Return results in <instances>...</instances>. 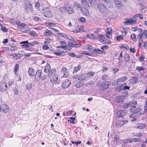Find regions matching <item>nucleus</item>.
I'll return each instance as SVG.
<instances>
[{
  "label": "nucleus",
  "instance_id": "obj_1",
  "mask_svg": "<svg viewBox=\"0 0 147 147\" xmlns=\"http://www.w3.org/2000/svg\"><path fill=\"white\" fill-rule=\"evenodd\" d=\"M25 9L27 13L32 11V7L30 2L28 0H26L25 2Z\"/></svg>",
  "mask_w": 147,
  "mask_h": 147
},
{
  "label": "nucleus",
  "instance_id": "obj_2",
  "mask_svg": "<svg viewBox=\"0 0 147 147\" xmlns=\"http://www.w3.org/2000/svg\"><path fill=\"white\" fill-rule=\"evenodd\" d=\"M42 13L45 17L47 18H51L52 16V13L48 7H45L43 10Z\"/></svg>",
  "mask_w": 147,
  "mask_h": 147
},
{
  "label": "nucleus",
  "instance_id": "obj_3",
  "mask_svg": "<svg viewBox=\"0 0 147 147\" xmlns=\"http://www.w3.org/2000/svg\"><path fill=\"white\" fill-rule=\"evenodd\" d=\"M57 40L59 42L61 45V46L57 47L59 48H64V50H65V48L67 47L66 46V43L65 40L59 37H57Z\"/></svg>",
  "mask_w": 147,
  "mask_h": 147
},
{
  "label": "nucleus",
  "instance_id": "obj_4",
  "mask_svg": "<svg viewBox=\"0 0 147 147\" xmlns=\"http://www.w3.org/2000/svg\"><path fill=\"white\" fill-rule=\"evenodd\" d=\"M136 20L134 18L126 19L124 20V23L125 25H133L135 24L136 22Z\"/></svg>",
  "mask_w": 147,
  "mask_h": 147
},
{
  "label": "nucleus",
  "instance_id": "obj_5",
  "mask_svg": "<svg viewBox=\"0 0 147 147\" xmlns=\"http://www.w3.org/2000/svg\"><path fill=\"white\" fill-rule=\"evenodd\" d=\"M28 43H29V42H28V41H24L20 42V44H22V47L23 48H27V49H26L27 50L32 51V49H30L29 47L30 46Z\"/></svg>",
  "mask_w": 147,
  "mask_h": 147
},
{
  "label": "nucleus",
  "instance_id": "obj_6",
  "mask_svg": "<svg viewBox=\"0 0 147 147\" xmlns=\"http://www.w3.org/2000/svg\"><path fill=\"white\" fill-rule=\"evenodd\" d=\"M42 74V71L40 69L38 70L36 72L35 76V81L36 82H38L41 78Z\"/></svg>",
  "mask_w": 147,
  "mask_h": 147
},
{
  "label": "nucleus",
  "instance_id": "obj_7",
  "mask_svg": "<svg viewBox=\"0 0 147 147\" xmlns=\"http://www.w3.org/2000/svg\"><path fill=\"white\" fill-rule=\"evenodd\" d=\"M65 10L69 14H72L74 12L72 6L70 4L66 5L65 6Z\"/></svg>",
  "mask_w": 147,
  "mask_h": 147
},
{
  "label": "nucleus",
  "instance_id": "obj_8",
  "mask_svg": "<svg viewBox=\"0 0 147 147\" xmlns=\"http://www.w3.org/2000/svg\"><path fill=\"white\" fill-rule=\"evenodd\" d=\"M98 7L100 11L102 13H104L106 11L105 6L102 4L98 3Z\"/></svg>",
  "mask_w": 147,
  "mask_h": 147
},
{
  "label": "nucleus",
  "instance_id": "obj_9",
  "mask_svg": "<svg viewBox=\"0 0 147 147\" xmlns=\"http://www.w3.org/2000/svg\"><path fill=\"white\" fill-rule=\"evenodd\" d=\"M7 89V86L6 83L4 82L0 85V91L1 92L6 91Z\"/></svg>",
  "mask_w": 147,
  "mask_h": 147
},
{
  "label": "nucleus",
  "instance_id": "obj_10",
  "mask_svg": "<svg viewBox=\"0 0 147 147\" xmlns=\"http://www.w3.org/2000/svg\"><path fill=\"white\" fill-rule=\"evenodd\" d=\"M126 114V112L124 110H121L118 111L117 113V116L119 117H123Z\"/></svg>",
  "mask_w": 147,
  "mask_h": 147
},
{
  "label": "nucleus",
  "instance_id": "obj_11",
  "mask_svg": "<svg viewBox=\"0 0 147 147\" xmlns=\"http://www.w3.org/2000/svg\"><path fill=\"white\" fill-rule=\"evenodd\" d=\"M143 36L142 34H138L137 35V38L138 39V44L139 47L140 48L143 43Z\"/></svg>",
  "mask_w": 147,
  "mask_h": 147
},
{
  "label": "nucleus",
  "instance_id": "obj_12",
  "mask_svg": "<svg viewBox=\"0 0 147 147\" xmlns=\"http://www.w3.org/2000/svg\"><path fill=\"white\" fill-rule=\"evenodd\" d=\"M71 84V82L69 80H66L63 83L62 87L64 88H67Z\"/></svg>",
  "mask_w": 147,
  "mask_h": 147
},
{
  "label": "nucleus",
  "instance_id": "obj_13",
  "mask_svg": "<svg viewBox=\"0 0 147 147\" xmlns=\"http://www.w3.org/2000/svg\"><path fill=\"white\" fill-rule=\"evenodd\" d=\"M127 122L128 121H119L116 123V125L119 127H121L126 124Z\"/></svg>",
  "mask_w": 147,
  "mask_h": 147
},
{
  "label": "nucleus",
  "instance_id": "obj_14",
  "mask_svg": "<svg viewBox=\"0 0 147 147\" xmlns=\"http://www.w3.org/2000/svg\"><path fill=\"white\" fill-rule=\"evenodd\" d=\"M129 110L130 111L136 113L140 111L141 108L140 107L136 108V107L135 108H131Z\"/></svg>",
  "mask_w": 147,
  "mask_h": 147
},
{
  "label": "nucleus",
  "instance_id": "obj_15",
  "mask_svg": "<svg viewBox=\"0 0 147 147\" xmlns=\"http://www.w3.org/2000/svg\"><path fill=\"white\" fill-rule=\"evenodd\" d=\"M81 11L82 13L85 16L88 17L90 16V13L88 11V9L84 7L81 9Z\"/></svg>",
  "mask_w": 147,
  "mask_h": 147
},
{
  "label": "nucleus",
  "instance_id": "obj_16",
  "mask_svg": "<svg viewBox=\"0 0 147 147\" xmlns=\"http://www.w3.org/2000/svg\"><path fill=\"white\" fill-rule=\"evenodd\" d=\"M2 110L5 113H7L9 111V107L5 104H3L1 106Z\"/></svg>",
  "mask_w": 147,
  "mask_h": 147
},
{
  "label": "nucleus",
  "instance_id": "obj_17",
  "mask_svg": "<svg viewBox=\"0 0 147 147\" xmlns=\"http://www.w3.org/2000/svg\"><path fill=\"white\" fill-rule=\"evenodd\" d=\"M58 80V77L57 76L53 75L50 79L51 82L53 83H55Z\"/></svg>",
  "mask_w": 147,
  "mask_h": 147
},
{
  "label": "nucleus",
  "instance_id": "obj_18",
  "mask_svg": "<svg viewBox=\"0 0 147 147\" xmlns=\"http://www.w3.org/2000/svg\"><path fill=\"white\" fill-rule=\"evenodd\" d=\"M87 78H88L87 75H86L85 74L83 73L78 77V79L79 81H82Z\"/></svg>",
  "mask_w": 147,
  "mask_h": 147
},
{
  "label": "nucleus",
  "instance_id": "obj_19",
  "mask_svg": "<svg viewBox=\"0 0 147 147\" xmlns=\"http://www.w3.org/2000/svg\"><path fill=\"white\" fill-rule=\"evenodd\" d=\"M146 124L145 123H138L137 124V128L140 129H144L146 127Z\"/></svg>",
  "mask_w": 147,
  "mask_h": 147
},
{
  "label": "nucleus",
  "instance_id": "obj_20",
  "mask_svg": "<svg viewBox=\"0 0 147 147\" xmlns=\"http://www.w3.org/2000/svg\"><path fill=\"white\" fill-rule=\"evenodd\" d=\"M124 96H119L116 98L115 100L118 103H120L123 102V100Z\"/></svg>",
  "mask_w": 147,
  "mask_h": 147
},
{
  "label": "nucleus",
  "instance_id": "obj_21",
  "mask_svg": "<svg viewBox=\"0 0 147 147\" xmlns=\"http://www.w3.org/2000/svg\"><path fill=\"white\" fill-rule=\"evenodd\" d=\"M45 25L49 28L51 29H53V28L55 27L56 26L54 24L51 22H47L46 23Z\"/></svg>",
  "mask_w": 147,
  "mask_h": 147
},
{
  "label": "nucleus",
  "instance_id": "obj_22",
  "mask_svg": "<svg viewBox=\"0 0 147 147\" xmlns=\"http://www.w3.org/2000/svg\"><path fill=\"white\" fill-rule=\"evenodd\" d=\"M128 78L126 76H123L121 77L118 79L119 84L124 82L127 80Z\"/></svg>",
  "mask_w": 147,
  "mask_h": 147
},
{
  "label": "nucleus",
  "instance_id": "obj_23",
  "mask_svg": "<svg viewBox=\"0 0 147 147\" xmlns=\"http://www.w3.org/2000/svg\"><path fill=\"white\" fill-rule=\"evenodd\" d=\"M74 43L73 42H69L68 43V45H66V46L67 47L65 48V50H66L67 51H70L71 49V47H72L73 45H74L73 44Z\"/></svg>",
  "mask_w": 147,
  "mask_h": 147
},
{
  "label": "nucleus",
  "instance_id": "obj_24",
  "mask_svg": "<svg viewBox=\"0 0 147 147\" xmlns=\"http://www.w3.org/2000/svg\"><path fill=\"white\" fill-rule=\"evenodd\" d=\"M88 1L91 7H94L96 6L97 3L96 0H88Z\"/></svg>",
  "mask_w": 147,
  "mask_h": 147
},
{
  "label": "nucleus",
  "instance_id": "obj_25",
  "mask_svg": "<svg viewBox=\"0 0 147 147\" xmlns=\"http://www.w3.org/2000/svg\"><path fill=\"white\" fill-rule=\"evenodd\" d=\"M28 72L29 75L31 76H33L35 74V71L34 69L32 67H30L29 69Z\"/></svg>",
  "mask_w": 147,
  "mask_h": 147
},
{
  "label": "nucleus",
  "instance_id": "obj_26",
  "mask_svg": "<svg viewBox=\"0 0 147 147\" xmlns=\"http://www.w3.org/2000/svg\"><path fill=\"white\" fill-rule=\"evenodd\" d=\"M21 55V54L16 53L13 55L12 56L14 59L18 60L21 58V56H20Z\"/></svg>",
  "mask_w": 147,
  "mask_h": 147
},
{
  "label": "nucleus",
  "instance_id": "obj_27",
  "mask_svg": "<svg viewBox=\"0 0 147 147\" xmlns=\"http://www.w3.org/2000/svg\"><path fill=\"white\" fill-rule=\"evenodd\" d=\"M130 107L135 108L137 105V102L136 101L133 100L129 102Z\"/></svg>",
  "mask_w": 147,
  "mask_h": 147
},
{
  "label": "nucleus",
  "instance_id": "obj_28",
  "mask_svg": "<svg viewBox=\"0 0 147 147\" xmlns=\"http://www.w3.org/2000/svg\"><path fill=\"white\" fill-rule=\"evenodd\" d=\"M114 2L116 6L118 7H120L122 5V3L118 0H114Z\"/></svg>",
  "mask_w": 147,
  "mask_h": 147
},
{
  "label": "nucleus",
  "instance_id": "obj_29",
  "mask_svg": "<svg viewBox=\"0 0 147 147\" xmlns=\"http://www.w3.org/2000/svg\"><path fill=\"white\" fill-rule=\"evenodd\" d=\"M44 34L47 36H50L53 35L52 32L48 30H45L44 32Z\"/></svg>",
  "mask_w": 147,
  "mask_h": 147
},
{
  "label": "nucleus",
  "instance_id": "obj_30",
  "mask_svg": "<svg viewBox=\"0 0 147 147\" xmlns=\"http://www.w3.org/2000/svg\"><path fill=\"white\" fill-rule=\"evenodd\" d=\"M138 81V79L136 77H134L130 80V82L131 84H133L136 83Z\"/></svg>",
  "mask_w": 147,
  "mask_h": 147
},
{
  "label": "nucleus",
  "instance_id": "obj_31",
  "mask_svg": "<svg viewBox=\"0 0 147 147\" xmlns=\"http://www.w3.org/2000/svg\"><path fill=\"white\" fill-rule=\"evenodd\" d=\"M93 52L99 54H105L106 52L104 51H102L99 49H95L93 51Z\"/></svg>",
  "mask_w": 147,
  "mask_h": 147
},
{
  "label": "nucleus",
  "instance_id": "obj_32",
  "mask_svg": "<svg viewBox=\"0 0 147 147\" xmlns=\"http://www.w3.org/2000/svg\"><path fill=\"white\" fill-rule=\"evenodd\" d=\"M143 15L136 14L133 17V18L136 20V22L137 20V18H139L141 19H142L144 18L142 16Z\"/></svg>",
  "mask_w": 147,
  "mask_h": 147
},
{
  "label": "nucleus",
  "instance_id": "obj_33",
  "mask_svg": "<svg viewBox=\"0 0 147 147\" xmlns=\"http://www.w3.org/2000/svg\"><path fill=\"white\" fill-rule=\"evenodd\" d=\"M19 66L18 64H16L15 65L14 68V73L17 76L18 75V71L19 69Z\"/></svg>",
  "mask_w": 147,
  "mask_h": 147
},
{
  "label": "nucleus",
  "instance_id": "obj_34",
  "mask_svg": "<svg viewBox=\"0 0 147 147\" xmlns=\"http://www.w3.org/2000/svg\"><path fill=\"white\" fill-rule=\"evenodd\" d=\"M67 69L65 67H63L61 69V73L64 74V75L62 76L63 78H65L66 76L65 75V74L67 72Z\"/></svg>",
  "mask_w": 147,
  "mask_h": 147
},
{
  "label": "nucleus",
  "instance_id": "obj_35",
  "mask_svg": "<svg viewBox=\"0 0 147 147\" xmlns=\"http://www.w3.org/2000/svg\"><path fill=\"white\" fill-rule=\"evenodd\" d=\"M109 86V84L108 82H105L102 83V88L105 89L108 88Z\"/></svg>",
  "mask_w": 147,
  "mask_h": 147
},
{
  "label": "nucleus",
  "instance_id": "obj_36",
  "mask_svg": "<svg viewBox=\"0 0 147 147\" xmlns=\"http://www.w3.org/2000/svg\"><path fill=\"white\" fill-rule=\"evenodd\" d=\"M50 69L51 67L49 64H47V65L45 67L44 71L45 72L47 73Z\"/></svg>",
  "mask_w": 147,
  "mask_h": 147
},
{
  "label": "nucleus",
  "instance_id": "obj_37",
  "mask_svg": "<svg viewBox=\"0 0 147 147\" xmlns=\"http://www.w3.org/2000/svg\"><path fill=\"white\" fill-rule=\"evenodd\" d=\"M81 68V66L80 65L74 67L73 71V73L77 72L78 71H79Z\"/></svg>",
  "mask_w": 147,
  "mask_h": 147
},
{
  "label": "nucleus",
  "instance_id": "obj_38",
  "mask_svg": "<svg viewBox=\"0 0 147 147\" xmlns=\"http://www.w3.org/2000/svg\"><path fill=\"white\" fill-rule=\"evenodd\" d=\"M74 8L78 9V8L81 9V6L80 3L76 2H74Z\"/></svg>",
  "mask_w": 147,
  "mask_h": 147
},
{
  "label": "nucleus",
  "instance_id": "obj_39",
  "mask_svg": "<svg viewBox=\"0 0 147 147\" xmlns=\"http://www.w3.org/2000/svg\"><path fill=\"white\" fill-rule=\"evenodd\" d=\"M39 44V42L37 41H34L32 42H29V43H28L30 46H34L35 45L38 44Z\"/></svg>",
  "mask_w": 147,
  "mask_h": 147
},
{
  "label": "nucleus",
  "instance_id": "obj_40",
  "mask_svg": "<svg viewBox=\"0 0 147 147\" xmlns=\"http://www.w3.org/2000/svg\"><path fill=\"white\" fill-rule=\"evenodd\" d=\"M55 70L53 69H50L49 71V73L48 75V76L50 77L53 75H55L54 74L55 73Z\"/></svg>",
  "mask_w": 147,
  "mask_h": 147
},
{
  "label": "nucleus",
  "instance_id": "obj_41",
  "mask_svg": "<svg viewBox=\"0 0 147 147\" xmlns=\"http://www.w3.org/2000/svg\"><path fill=\"white\" fill-rule=\"evenodd\" d=\"M64 52H55L54 53L56 55L58 56L59 57H61L64 55Z\"/></svg>",
  "mask_w": 147,
  "mask_h": 147
},
{
  "label": "nucleus",
  "instance_id": "obj_42",
  "mask_svg": "<svg viewBox=\"0 0 147 147\" xmlns=\"http://www.w3.org/2000/svg\"><path fill=\"white\" fill-rule=\"evenodd\" d=\"M124 60L126 62L128 61L129 59V56L128 54H126L124 57Z\"/></svg>",
  "mask_w": 147,
  "mask_h": 147
},
{
  "label": "nucleus",
  "instance_id": "obj_43",
  "mask_svg": "<svg viewBox=\"0 0 147 147\" xmlns=\"http://www.w3.org/2000/svg\"><path fill=\"white\" fill-rule=\"evenodd\" d=\"M131 39L134 41H136L137 40V38L136 35L135 34L133 33L131 35Z\"/></svg>",
  "mask_w": 147,
  "mask_h": 147
},
{
  "label": "nucleus",
  "instance_id": "obj_44",
  "mask_svg": "<svg viewBox=\"0 0 147 147\" xmlns=\"http://www.w3.org/2000/svg\"><path fill=\"white\" fill-rule=\"evenodd\" d=\"M32 87V85L31 83H28L26 84V88L28 90H29L31 89Z\"/></svg>",
  "mask_w": 147,
  "mask_h": 147
},
{
  "label": "nucleus",
  "instance_id": "obj_45",
  "mask_svg": "<svg viewBox=\"0 0 147 147\" xmlns=\"http://www.w3.org/2000/svg\"><path fill=\"white\" fill-rule=\"evenodd\" d=\"M30 35L33 37H35L37 36V34L34 31H32L30 32Z\"/></svg>",
  "mask_w": 147,
  "mask_h": 147
},
{
  "label": "nucleus",
  "instance_id": "obj_46",
  "mask_svg": "<svg viewBox=\"0 0 147 147\" xmlns=\"http://www.w3.org/2000/svg\"><path fill=\"white\" fill-rule=\"evenodd\" d=\"M81 4L84 7L88 5L87 0H81Z\"/></svg>",
  "mask_w": 147,
  "mask_h": 147
},
{
  "label": "nucleus",
  "instance_id": "obj_47",
  "mask_svg": "<svg viewBox=\"0 0 147 147\" xmlns=\"http://www.w3.org/2000/svg\"><path fill=\"white\" fill-rule=\"evenodd\" d=\"M26 26V24L22 23L18 25L17 28L19 29H21L22 28L25 27Z\"/></svg>",
  "mask_w": 147,
  "mask_h": 147
},
{
  "label": "nucleus",
  "instance_id": "obj_48",
  "mask_svg": "<svg viewBox=\"0 0 147 147\" xmlns=\"http://www.w3.org/2000/svg\"><path fill=\"white\" fill-rule=\"evenodd\" d=\"M126 83H124L122 84L119 85L118 86L121 91L124 90V85H126Z\"/></svg>",
  "mask_w": 147,
  "mask_h": 147
},
{
  "label": "nucleus",
  "instance_id": "obj_49",
  "mask_svg": "<svg viewBox=\"0 0 147 147\" xmlns=\"http://www.w3.org/2000/svg\"><path fill=\"white\" fill-rule=\"evenodd\" d=\"M136 69L138 72H139L141 71L144 70V68L143 67L137 66L136 67Z\"/></svg>",
  "mask_w": 147,
  "mask_h": 147
},
{
  "label": "nucleus",
  "instance_id": "obj_50",
  "mask_svg": "<svg viewBox=\"0 0 147 147\" xmlns=\"http://www.w3.org/2000/svg\"><path fill=\"white\" fill-rule=\"evenodd\" d=\"M70 120L68 121H69L70 123H74L75 122V118L74 117H70L69 118Z\"/></svg>",
  "mask_w": 147,
  "mask_h": 147
},
{
  "label": "nucleus",
  "instance_id": "obj_51",
  "mask_svg": "<svg viewBox=\"0 0 147 147\" xmlns=\"http://www.w3.org/2000/svg\"><path fill=\"white\" fill-rule=\"evenodd\" d=\"M140 34H142V36L143 37L144 35H145V37L146 38H147V30H144L143 32L142 33H140Z\"/></svg>",
  "mask_w": 147,
  "mask_h": 147
},
{
  "label": "nucleus",
  "instance_id": "obj_52",
  "mask_svg": "<svg viewBox=\"0 0 147 147\" xmlns=\"http://www.w3.org/2000/svg\"><path fill=\"white\" fill-rule=\"evenodd\" d=\"M119 69L118 68H114L112 69V72L115 75L119 71Z\"/></svg>",
  "mask_w": 147,
  "mask_h": 147
},
{
  "label": "nucleus",
  "instance_id": "obj_53",
  "mask_svg": "<svg viewBox=\"0 0 147 147\" xmlns=\"http://www.w3.org/2000/svg\"><path fill=\"white\" fill-rule=\"evenodd\" d=\"M94 74V72H90L88 73H87V74H86V75H87L88 78H89V77H92L93 76Z\"/></svg>",
  "mask_w": 147,
  "mask_h": 147
},
{
  "label": "nucleus",
  "instance_id": "obj_54",
  "mask_svg": "<svg viewBox=\"0 0 147 147\" xmlns=\"http://www.w3.org/2000/svg\"><path fill=\"white\" fill-rule=\"evenodd\" d=\"M82 84L80 82H78L76 84V86L77 88L81 87L82 86Z\"/></svg>",
  "mask_w": 147,
  "mask_h": 147
},
{
  "label": "nucleus",
  "instance_id": "obj_55",
  "mask_svg": "<svg viewBox=\"0 0 147 147\" xmlns=\"http://www.w3.org/2000/svg\"><path fill=\"white\" fill-rule=\"evenodd\" d=\"M107 34H111V29L110 28H108L105 30Z\"/></svg>",
  "mask_w": 147,
  "mask_h": 147
},
{
  "label": "nucleus",
  "instance_id": "obj_56",
  "mask_svg": "<svg viewBox=\"0 0 147 147\" xmlns=\"http://www.w3.org/2000/svg\"><path fill=\"white\" fill-rule=\"evenodd\" d=\"M119 84V83L117 80H114L112 82V84L113 86H115L118 85Z\"/></svg>",
  "mask_w": 147,
  "mask_h": 147
},
{
  "label": "nucleus",
  "instance_id": "obj_57",
  "mask_svg": "<svg viewBox=\"0 0 147 147\" xmlns=\"http://www.w3.org/2000/svg\"><path fill=\"white\" fill-rule=\"evenodd\" d=\"M87 36L89 38L94 39L95 38L94 35L93 34H88Z\"/></svg>",
  "mask_w": 147,
  "mask_h": 147
},
{
  "label": "nucleus",
  "instance_id": "obj_58",
  "mask_svg": "<svg viewBox=\"0 0 147 147\" xmlns=\"http://www.w3.org/2000/svg\"><path fill=\"white\" fill-rule=\"evenodd\" d=\"M120 47L122 49H124L127 50H129V49L128 46L126 45H125L124 46H121Z\"/></svg>",
  "mask_w": 147,
  "mask_h": 147
},
{
  "label": "nucleus",
  "instance_id": "obj_59",
  "mask_svg": "<svg viewBox=\"0 0 147 147\" xmlns=\"http://www.w3.org/2000/svg\"><path fill=\"white\" fill-rule=\"evenodd\" d=\"M117 40L118 41H119L123 39V37L121 36H119L117 37Z\"/></svg>",
  "mask_w": 147,
  "mask_h": 147
},
{
  "label": "nucleus",
  "instance_id": "obj_60",
  "mask_svg": "<svg viewBox=\"0 0 147 147\" xmlns=\"http://www.w3.org/2000/svg\"><path fill=\"white\" fill-rule=\"evenodd\" d=\"M119 140V137L118 136H116L114 138V142H117Z\"/></svg>",
  "mask_w": 147,
  "mask_h": 147
},
{
  "label": "nucleus",
  "instance_id": "obj_61",
  "mask_svg": "<svg viewBox=\"0 0 147 147\" xmlns=\"http://www.w3.org/2000/svg\"><path fill=\"white\" fill-rule=\"evenodd\" d=\"M129 107H130L129 102L123 105V107L125 109H126Z\"/></svg>",
  "mask_w": 147,
  "mask_h": 147
},
{
  "label": "nucleus",
  "instance_id": "obj_62",
  "mask_svg": "<svg viewBox=\"0 0 147 147\" xmlns=\"http://www.w3.org/2000/svg\"><path fill=\"white\" fill-rule=\"evenodd\" d=\"M1 29V30L4 32H7L8 31L7 29L5 27L2 26Z\"/></svg>",
  "mask_w": 147,
  "mask_h": 147
},
{
  "label": "nucleus",
  "instance_id": "obj_63",
  "mask_svg": "<svg viewBox=\"0 0 147 147\" xmlns=\"http://www.w3.org/2000/svg\"><path fill=\"white\" fill-rule=\"evenodd\" d=\"M68 55L71 57H76L77 56V55L74 53H69Z\"/></svg>",
  "mask_w": 147,
  "mask_h": 147
},
{
  "label": "nucleus",
  "instance_id": "obj_64",
  "mask_svg": "<svg viewBox=\"0 0 147 147\" xmlns=\"http://www.w3.org/2000/svg\"><path fill=\"white\" fill-rule=\"evenodd\" d=\"M108 77V76L107 75H104L102 76V79L103 80H106L107 79Z\"/></svg>",
  "mask_w": 147,
  "mask_h": 147
}]
</instances>
